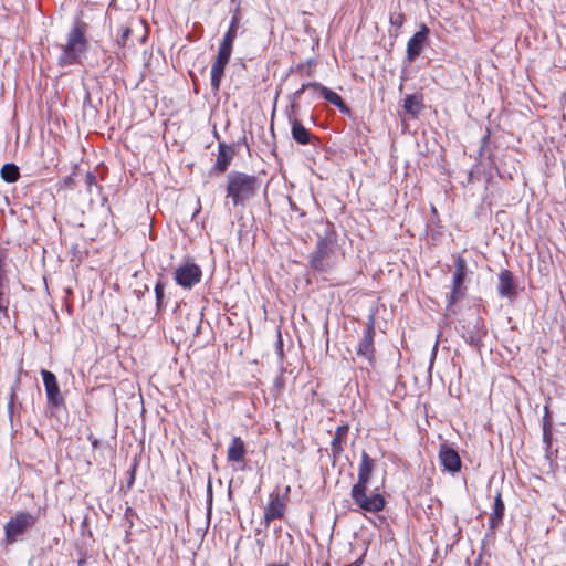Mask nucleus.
<instances>
[{
    "label": "nucleus",
    "instance_id": "nucleus-1",
    "mask_svg": "<svg viewBox=\"0 0 566 566\" xmlns=\"http://www.w3.org/2000/svg\"><path fill=\"white\" fill-rule=\"evenodd\" d=\"M90 24L83 19V12H78L65 34L64 42L56 43L60 50L57 65L66 67L81 65L90 48Z\"/></svg>",
    "mask_w": 566,
    "mask_h": 566
},
{
    "label": "nucleus",
    "instance_id": "nucleus-2",
    "mask_svg": "<svg viewBox=\"0 0 566 566\" xmlns=\"http://www.w3.org/2000/svg\"><path fill=\"white\" fill-rule=\"evenodd\" d=\"M231 3L234 6V8L232 10L230 25L222 38V41L218 49V54L216 56L214 62L211 65L210 75H211V88L213 92H218L220 88V84H221L222 77L224 75V70L230 61L232 50H233V43L238 36L240 22L242 19V9H241L242 1L231 2Z\"/></svg>",
    "mask_w": 566,
    "mask_h": 566
},
{
    "label": "nucleus",
    "instance_id": "nucleus-3",
    "mask_svg": "<svg viewBox=\"0 0 566 566\" xmlns=\"http://www.w3.org/2000/svg\"><path fill=\"white\" fill-rule=\"evenodd\" d=\"M227 178V198L231 199L234 207L244 206L260 188L259 178L254 175L231 171Z\"/></svg>",
    "mask_w": 566,
    "mask_h": 566
},
{
    "label": "nucleus",
    "instance_id": "nucleus-4",
    "mask_svg": "<svg viewBox=\"0 0 566 566\" xmlns=\"http://www.w3.org/2000/svg\"><path fill=\"white\" fill-rule=\"evenodd\" d=\"M324 228V235H318V242L316 249L311 253L310 256V265L311 268L321 273L329 272L335 262H334V230L333 224L331 222L321 223Z\"/></svg>",
    "mask_w": 566,
    "mask_h": 566
},
{
    "label": "nucleus",
    "instance_id": "nucleus-5",
    "mask_svg": "<svg viewBox=\"0 0 566 566\" xmlns=\"http://www.w3.org/2000/svg\"><path fill=\"white\" fill-rule=\"evenodd\" d=\"M36 515L28 511L17 512L4 524V544L9 546L15 544L17 542L23 541L28 533L36 525Z\"/></svg>",
    "mask_w": 566,
    "mask_h": 566
},
{
    "label": "nucleus",
    "instance_id": "nucleus-6",
    "mask_svg": "<svg viewBox=\"0 0 566 566\" xmlns=\"http://www.w3.org/2000/svg\"><path fill=\"white\" fill-rule=\"evenodd\" d=\"M458 331L465 343L473 347H479L488 333L483 319L478 315H470L460 321Z\"/></svg>",
    "mask_w": 566,
    "mask_h": 566
},
{
    "label": "nucleus",
    "instance_id": "nucleus-7",
    "mask_svg": "<svg viewBox=\"0 0 566 566\" xmlns=\"http://www.w3.org/2000/svg\"><path fill=\"white\" fill-rule=\"evenodd\" d=\"M368 486H353L350 491L354 503L360 511L378 513L385 509L386 501L380 493L367 494Z\"/></svg>",
    "mask_w": 566,
    "mask_h": 566
},
{
    "label": "nucleus",
    "instance_id": "nucleus-8",
    "mask_svg": "<svg viewBox=\"0 0 566 566\" xmlns=\"http://www.w3.org/2000/svg\"><path fill=\"white\" fill-rule=\"evenodd\" d=\"M202 271L199 265L193 262H187L178 266L174 272V279L176 283L186 289L190 290L201 281Z\"/></svg>",
    "mask_w": 566,
    "mask_h": 566
},
{
    "label": "nucleus",
    "instance_id": "nucleus-9",
    "mask_svg": "<svg viewBox=\"0 0 566 566\" xmlns=\"http://www.w3.org/2000/svg\"><path fill=\"white\" fill-rule=\"evenodd\" d=\"M430 33V29L427 24L422 23L420 25L419 31H417L407 43V52H406V61L408 63H413L423 51V48L427 43L428 36Z\"/></svg>",
    "mask_w": 566,
    "mask_h": 566
},
{
    "label": "nucleus",
    "instance_id": "nucleus-10",
    "mask_svg": "<svg viewBox=\"0 0 566 566\" xmlns=\"http://www.w3.org/2000/svg\"><path fill=\"white\" fill-rule=\"evenodd\" d=\"M375 326L371 321L363 333V337L358 343L356 354L365 359L369 366L375 364V346H374Z\"/></svg>",
    "mask_w": 566,
    "mask_h": 566
},
{
    "label": "nucleus",
    "instance_id": "nucleus-11",
    "mask_svg": "<svg viewBox=\"0 0 566 566\" xmlns=\"http://www.w3.org/2000/svg\"><path fill=\"white\" fill-rule=\"evenodd\" d=\"M289 122L291 124V135L295 143L300 145H313L314 147L321 145V139L311 134L297 117L289 115Z\"/></svg>",
    "mask_w": 566,
    "mask_h": 566
},
{
    "label": "nucleus",
    "instance_id": "nucleus-12",
    "mask_svg": "<svg viewBox=\"0 0 566 566\" xmlns=\"http://www.w3.org/2000/svg\"><path fill=\"white\" fill-rule=\"evenodd\" d=\"M41 375L45 387L48 405L54 408L62 406L64 403V398L61 395L55 375L46 369H42Z\"/></svg>",
    "mask_w": 566,
    "mask_h": 566
},
{
    "label": "nucleus",
    "instance_id": "nucleus-13",
    "mask_svg": "<svg viewBox=\"0 0 566 566\" xmlns=\"http://www.w3.org/2000/svg\"><path fill=\"white\" fill-rule=\"evenodd\" d=\"M439 461L443 469L452 474L461 470L462 461L455 449L442 443L439 449Z\"/></svg>",
    "mask_w": 566,
    "mask_h": 566
},
{
    "label": "nucleus",
    "instance_id": "nucleus-14",
    "mask_svg": "<svg viewBox=\"0 0 566 566\" xmlns=\"http://www.w3.org/2000/svg\"><path fill=\"white\" fill-rule=\"evenodd\" d=\"M247 449L240 437H233L227 450V460L233 464L235 470L245 469Z\"/></svg>",
    "mask_w": 566,
    "mask_h": 566
},
{
    "label": "nucleus",
    "instance_id": "nucleus-15",
    "mask_svg": "<svg viewBox=\"0 0 566 566\" xmlns=\"http://www.w3.org/2000/svg\"><path fill=\"white\" fill-rule=\"evenodd\" d=\"M497 292L501 297L513 298L516 296V283L513 273L503 269L499 275Z\"/></svg>",
    "mask_w": 566,
    "mask_h": 566
},
{
    "label": "nucleus",
    "instance_id": "nucleus-16",
    "mask_svg": "<svg viewBox=\"0 0 566 566\" xmlns=\"http://www.w3.org/2000/svg\"><path fill=\"white\" fill-rule=\"evenodd\" d=\"M235 155V150L233 145H227L226 143H219L218 146V156L216 164L212 168V171L222 174L226 172L229 168L233 157Z\"/></svg>",
    "mask_w": 566,
    "mask_h": 566
},
{
    "label": "nucleus",
    "instance_id": "nucleus-17",
    "mask_svg": "<svg viewBox=\"0 0 566 566\" xmlns=\"http://www.w3.org/2000/svg\"><path fill=\"white\" fill-rule=\"evenodd\" d=\"M285 512V503L279 494L271 495L270 502L264 509V524L269 527L270 523L274 520L282 518Z\"/></svg>",
    "mask_w": 566,
    "mask_h": 566
},
{
    "label": "nucleus",
    "instance_id": "nucleus-18",
    "mask_svg": "<svg viewBox=\"0 0 566 566\" xmlns=\"http://www.w3.org/2000/svg\"><path fill=\"white\" fill-rule=\"evenodd\" d=\"M374 469L375 460L363 451L358 468V480L353 486H368Z\"/></svg>",
    "mask_w": 566,
    "mask_h": 566
},
{
    "label": "nucleus",
    "instance_id": "nucleus-19",
    "mask_svg": "<svg viewBox=\"0 0 566 566\" xmlns=\"http://www.w3.org/2000/svg\"><path fill=\"white\" fill-rule=\"evenodd\" d=\"M348 431L349 427L347 424L338 426L335 430L333 440L331 442V455L333 457L334 461H336L344 452Z\"/></svg>",
    "mask_w": 566,
    "mask_h": 566
},
{
    "label": "nucleus",
    "instance_id": "nucleus-20",
    "mask_svg": "<svg viewBox=\"0 0 566 566\" xmlns=\"http://www.w3.org/2000/svg\"><path fill=\"white\" fill-rule=\"evenodd\" d=\"M316 93H318L322 98H324L332 105L336 106L343 114H349V107L345 104L343 98L334 91L318 83Z\"/></svg>",
    "mask_w": 566,
    "mask_h": 566
},
{
    "label": "nucleus",
    "instance_id": "nucleus-21",
    "mask_svg": "<svg viewBox=\"0 0 566 566\" xmlns=\"http://www.w3.org/2000/svg\"><path fill=\"white\" fill-rule=\"evenodd\" d=\"M505 512V505L502 500L501 493L497 492L494 499L493 512L490 516V528L495 530L502 523Z\"/></svg>",
    "mask_w": 566,
    "mask_h": 566
},
{
    "label": "nucleus",
    "instance_id": "nucleus-22",
    "mask_svg": "<svg viewBox=\"0 0 566 566\" xmlns=\"http://www.w3.org/2000/svg\"><path fill=\"white\" fill-rule=\"evenodd\" d=\"M1 178L9 184L15 182L20 178V169L15 164H4L0 170Z\"/></svg>",
    "mask_w": 566,
    "mask_h": 566
},
{
    "label": "nucleus",
    "instance_id": "nucleus-23",
    "mask_svg": "<svg viewBox=\"0 0 566 566\" xmlns=\"http://www.w3.org/2000/svg\"><path fill=\"white\" fill-rule=\"evenodd\" d=\"M317 87H318V82L303 83L302 86L290 96L291 109L294 112L298 107V101H300L302 94L306 90H312L316 93Z\"/></svg>",
    "mask_w": 566,
    "mask_h": 566
},
{
    "label": "nucleus",
    "instance_id": "nucleus-24",
    "mask_svg": "<svg viewBox=\"0 0 566 566\" xmlns=\"http://www.w3.org/2000/svg\"><path fill=\"white\" fill-rule=\"evenodd\" d=\"M463 283H457L452 280V289L448 296L447 310H451L452 306L464 296Z\"/></svg>",
    "mask_w": 566,
    "mask_h": 566
},
{
    "label": "nucleus",
    "instance_id": "nucleus-25",
    "mask_svg": "<svg viewBox=\"0 0 566 566\" xmlns=\"http://www.w3.org/2000/svg\"><path fill=\"white\" fill-rule=\"evenodd\" d=\"M454 268L455 271L453 273L452 280H454L457 283H463L467 276L468 266L467 261L461 255L455 258Z\"/></svg>",
    "mask_w": 566,
    "mask_h": 566
},
{
    "label": "nucleus",
    "instance_id": "nucleus-26",
    "mask_svg": "<svg viewBox=\"0 0 566 566\" xmlns=\"http://www.w3.org/2000/svg\"><path fill=\"white\" fill-rule=\"evenodd\" d=\"M403 108L406 113L416 116L421 109V102L417 95H407L403 101Z\"/></svg>",
    "mask_w": 566,
    "mask_h": 566
},
{
    "label": "nucleus",
    "instance_id": "nucleus-27",
    "mask_svg": "<svg viewBox=\"0 0 566 566\" xmlns=\"http://www.w3.org/2000/svg\"><path fill=\"white\" fill-rule=\"evenodd\" d=\"M9 281H0V313L4 316L8 315V310L10 305L9 300Z\"/></svg>",
    "mask_w": 566,
    "mask_h": 566
},
{
    "label": "nucleus",
    "instance_id": "nucleus-28",
    "mask_svg": "<svg viewBox=\"0 0 566 566\" xmlns=\"http://www.w3.org/2000/svg\"><path fill=\"white\" fill-rule=\"evenodd\" d=\"M543 442L548 450L552 447V422L548 416V408H545V416L543 418Z\"/></svg>",
    "mask_w": 566,
    "mask_h": 566
},
{
    "label": "nucleus",
    "instance_id": "nucleus-29",
    "mask_svg": "<svg viewBox=\"0 0 566 566\" xmlns=\"http://www.w3.org/2000/svg\"><path fill=\"white\" fill-rule=\"evenodd\" d=\"M164 289H165V284L161 281V279H159L157 281L156 285H155L157 312H161L165 308V304H164Z\"/></svg>",
    "mask_w": 566,
    "mask_h": 566
},
{
    "label": "nucleus",
    "instance_id": "nucleus-30",
    "mask_svg": "<svg viewBox=\"0 0 566 566\" xmlns=\"http://www.w3.org/2000/svg\"><path fill=\"white\" fill-rule=\"evenodd\" d=\"M132 32H133V28L129 27V25H122L120 27V33L118 34V38H117V43L119 46H127L128 45V40L132 35Z\"/></svg>",
    "mask_w": 566,
    "mask_h": 566
},
{
    "label": "nucleus",
    "instance_id": "nucleus-31",
    "mask_svg": "<svg viewBox=\"0 0 566 566\" xmlns=\"http://www.w3.org/2000/svg\"><path fill=\"white\" fill-rule=\"evenodd\" d=\"M8 251L0 247V281H9L7 276Z\"/></svg>",
    "mask_w": 566,
    "mask_h": 566
},
{
    "label": "nucleus",
    "instance_id": "nucleus-32",
    "mask_svg": "<svg viewBox=\"0 0 566 566\" xmlns=\"http://www.w3.org/2000/svg\"><path fill=\"white\" fill-rule=\"evenodd\" d=\"M406 21L405 14L401 10H395L390 12L389 22L392 27L400 29Z\"/></svg>",
    "mask_w": 566,
    "mask_h": 566
},
{
    "label": "nucleus",
    "instance_id": "nucleus-33",
    "mask_svg": "<svg viewBox=\"0 0 566 566\" xmlns=\"http://www.w3.org/2000/svg\"><path fill=\"white\" fill-rule=\"evenodd\" d=\"M138 464H139L138 459H137V457H135L132 462V465L127 472V474H128L127 489H130L135 483L136 471H137Z\"/></svg>",
    "mask_w": 566,
    "mask_h": 566
},
{
    "label": "nucleus",
    "instance_id": "nucleus-34",
    "mask_svg": "<svg viewBox=\"0 0 566 566\" xmlns=\"http://www.w3.org/2000/svg\"><path fill=\"white\" fill-rule=\"evenodd\" d=\"M14 401H15V392H14V390H12L10 394V399H9V403H8V412H9L10 418H12V415H13Z\"/></svg>",
    "mask_w": 566,
    "mask_h": 566
},
{
    "label": "nucleus",
    "instance_id": "nucleus-35",
    "mask_svg": "<svg viewBox=\"0 0 566 566\" xmlns=\"http://www.w3.org/2000/svg\"><path fill=\"white\" fill-rule=\"evenodd\" d=\"M95 181H96V177H95V175H94V174H92V172H88V174L86 175V182H87L88 185H92V184H94Z\"/></svg>",
    "mask_w": 566,
    "mask_h": 566
},
{
    "label": "nucleus",
    "instance_id": "nucleus-36",
    "mask_svg": "<svg viewBox=\"0 0 566 566\" xmlns=\"http://www.w3.org/2000/svg\"><path fill=\"white\" fill-rule=\"evenodd\" d=\"M208 503H209V506H211V503H212V486H211V482L210 481L208 483Z\"/></svg>",
    "mask_w": 566,
    "mask_h": 566
},
{
    "label": "nucleus",
    "instance_id": "nucleus-37",
    "mask_svg": "<svg viewBox=\"0 0 566 566\" xmlns=\"http://www.w3.org/2000/svg\"><path fill=\"white\" fill-rule=\"evenodd\" d=\"M135 515V512L132 507H127L126 511H125V516L128 518L130 516H134Z\"/></svg>",
    "mask_w": 566,
    "mask_h": 566
},
{
    "label": "nucleus",
    "instance_id": "nucleus-38",
    "mask_svg": "<svg viewBox=\"0 0 566 566\" xmlns=\"http://www.w3.org/2000/svg\"><path fill=\"white\" fill-rule=\"evenodd\" d=\"M290 207L293 211H300L298 207L296 206V203H294L293 201L290 200Z\"/></svg>",
    "mask_w": 566,
    "mask_h": 566
},
{
    "label": "nucleus",
    "instance_id": "nucleus-39",
    "mask_svg": "<svg viewBox=\"0 0 566 566\" xmlns=\"http://www.w3.org/2000/svg\"><path fill=\"white\" fill-rule=\"evenodd\" d=\"M360 564H361V559H358L348 566H360Z\"/></svg>",
    "mask_w": 566,
    "mask_h": 566
},
{
    "label": "nucleus",
    "instance_id": "nucleus-40",
    "mask_svg": "<svg viewBox=\"0 0 566 566\" xmlns=\"http://www.w3.org/2000/svg\"><path fill=\"white\" fill-rule=\"evenodd\" d=\"M268 566H289V564L287 563H285V564H269Z\"/></svg>",
    "mask_w": 566,
    "mask_h": 566
},
{
    "label": "nucleus",
    "instance_id": "nucleus-41",
    "mask_svg": "<svg viewBox=\"0 0 566 566\" xmlns=\"http://www.w3.org/2000/svg\"><path fill=\"white\" fill-rule=\"evenodd\" d=\"M85 564V559H80L77 566H83Z\"/></svg>",
    "mask_w": 566,
    "mask_h": 566
},
{
    "label": "nucleus",
    "instance_id": "nucleus-42",
    "mask_svg": "<svg viewBox=\"0 0 566 566\" xmlns=\"http://www.w3.org/2000/svg\"><path fill=\"white\" fill-rule=\"evenodd\" d=\"M200 212V207L195 211L193 216H192V219L196 218V216Z\"/></svg>",
    "mask_w": 566,
    "mask_h": 566
}]
</instances>
